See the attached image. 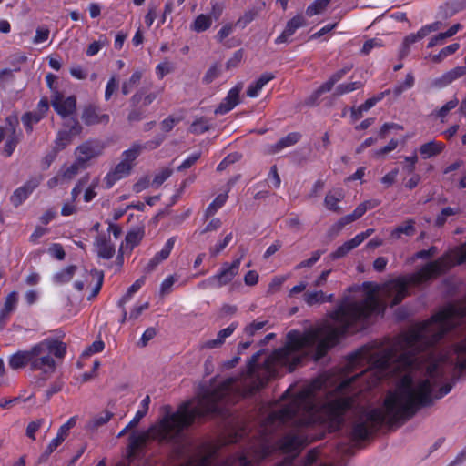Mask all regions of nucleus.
Listing matches in <instances>:
<instances>
[{"label":"nucleus","mask_w":466,"mask_h":466,"mask_svg":"<svg viewBox=\"0 0 466 466\" xmlns=\"http://www.w3.org/2000/svg\"><path fill=\"white\" fill-rule=\"evenodd\" d=\"M264 351H256L248 362L246 370L240 378L228 377L221 381L213 379L209 385L199 387L196 404L194 400L180 403L176 411H167L147 431H133L128 437L127 454L136 455L149 440L160 443H177L184 431L191 427L197 419L208 415L221 416L225 413V406L230 402L236 388L242 386V395L249 396L264 388L270 380L278 375V367L287 361L294 351H271L264 362L259 365L258 360Z\"/></svg>","instance_id":"obj_1"},{"label":"nucleus","mask_w":466,"mask_h":466,"mask_svg":"<svg viewBox=\"0 0 466 466\" xmlns=\"http://www.w3.org/2000/svg\"><path fill=\"white\" fill-rule=\"evenodd\" d=\"M425 380L413 385L412 378L405 375L395 391H389L383 408H373L362 413L353 423L350 439L353 441L367 440L386 423L389 427L400 426L410 420L417 411L433 404L451 392L457 381L466 379V358L454 365L445 356L430 362L426 368Z\"/></svg>","instance_id":"obj_2"},{"label":"nucleus","mask_w":466,"mask_h":466,"mask_svg":"<svg viewBox=\"0 0 466 466\" xmlns=\"http://www.w3.org/2000/svg\"><path fill=\"white\" fill-rule=\"evenodd\" d=\"M384 310L385 307L374 291H368L359 300L345 296L329 313L335 323L326 320L304 331L291 329L286 335V344L278 350H331L347 337L366 329L373 317L383 315Z\"/></svg>","instance_id":"obj_3"},{"label":"nucleus","mask_w":466,"mask_h":466,"mask_svg":"<svg viewBox=\"0 0 466 466\" xmlns=\"http://www.w3.org/2000/svg\"><path fill=\"white\" fill-rule=\"evenodd\" d=\"M466 262V242L462 244L458 251L444 253L437 259L428 262L416 272L404 277H399L390 280L383 287V294L391 299L390 307L399 305L408 295L410 284L419 286L446 274L455 265Z\"/></svg>","instance_id":"obj_4"},{"label":"nucleus","mask_w":466,"mask_h":466,"mask_svg":"<svg viewBox=\"0 0 466 466\" xmlns=\"http://www.w3.org/2000/svg\"><path fill=\"white\" fill-rule=\"evenodd\" d=\"M323 385L324 381L319 378H316L296 393L298 400L308 408V416L306 418H298L294 422L296 427H310L320 421L315 403V395L317 391L323 388Z\"/></svg>","instance_id":"obj_5"},{"label":"nucleus","mask_w":466,"mask_h":466,"mask_svg":"<svg viewBox=\"0 0 466 466\" xmlns=\"http://www.w3.org/2000/svg\"><path fill=\"white\" fill-rule=\"evenodd\" d=\"M291 387H289L282 394L281 400L289 398H291V400L280 409L272 411L268 416L267 420L269 423L279 422V424H285L293 420L300 411H303V415L300 418H306L308 416V408L303 402L298 400V396L296 394L291 396Z\"/></svg>","instance_id":"obj_6"},{"label":"nucleus","mask_w":466,"mask_h":466,"mask_svg":"<svg viewBox=\"0 0 466 466\" xmlns=\"http://www.w3.org/2000/svg\"><path fill=\"white\" fill-rule=\"evenodd\" d=\"M351 404L350 398L341 397L323 404L320 410L328 422L339 428L343 422L344 415L351 408Z\"/></svg>","instance_id":"obj_7"},{"label":"nucleus","mask_w":466,"mask_h":466,"mask_svg":"<svg viewBox=\"0 0 466 466\" xmlns=\"http://www.w3.org/2000/svg\"><path fill=\"white\" fill-rule=\"evenodd\" d=\"M241 258L234 260L231 264L224 263L219 272L202 281L201 288H220L228 284L238 274Z\"/></svg>","instance_id":"obj_8"},{"label":"nucleus","mask_w":466,"mask_h":466,"mask_svg":"<svg viewBox=\"0 0 466 466\" xmlns=\"http://www.w3.org/2000/svg\"><path fill=\"white\" fill-rule=\"evenodd\" d=\"M105 144L99 139H88L76 148V159L84 166L86 163L102 155Z\"/></svg>","instance_id":"obj_9"},{"label":"nucleus","mask_w":466,"mask_h":466,"mask_svg":"<svg viewBox=\"0 0 466 466\" xmlns=\"http://www.w3.org/2000/svg\"><path fill=\"white\" fill-rule=\"evenodd\" d=\"M66 351H48V354L42 356L41 353L32 355V370H42L44 373H52L56 369L55 358L63 360Z\"/></svg>","instance_id":"obj_10"},{"label":"nucleus","mask_w":466,"mask_h":466,"mask_svg":"<svg viewBox=\"0 0 466 466\" xmlns=\"http://www.w3.org/2000/svg\"><path fill=\"white\" fill-rule=\"evenodd\" d=\"M81 119L87 127L106 126L110 121V116L107 113H104L100 106L95 104H88L83 108Z\"/></svg>","instance_id":"obj_11"},{"label":"nucleus","mask_w":466,"mask_h":466,"mask_svg":"<svg viewBox=\"0 0 466 466\" xmlns=\"http://www.w3.org/2000/svg\"><path fill=\"white\" fill-rule=\"evenodd\" d=\"M42 177H34L28 179L22 187L16 188L10 197V201L14 207H19L29 195L40 185Z\"/></svg>","instance_id":"obj_12"},{"label":"nucleus","mask_w":466,"mask_h":466,"mask_svg":"<svg viewBox=\"0 0 466 466\" xmlns=\"http://www.w3.org/2000/svg\"><path fill=\"white\" fill-rule=\"evenodd\" d=\"M6 123L9 125V136L6 138L5 144L3 148V154L9 157L14 153L17 144L20 141L21 132L17 133L16 128L19 125L18 117L16 116H8Z\"/></svg>","instance_id":"obj_13"},{"label":"nucleus","mask_w":466,"mask_h":466,"mask_svg":"<svg viewBox=\"0 0 466 466\" xmlns=\"http://www.w3.org/2000/svg\"><path fill=\"white\" fill-rule=\"evenodd\" d=\"M277 451L285 454L298 453L303 446V439L293 433H287L276 442Z\"/></svg>","instance_id":"obj_14"},{"label":"nucleus","mask_w":466,"mask_h":466,"mask_svg":"<svg viewBox=\"0 0 466 466\" xmlns=\"http://www.w3.org/2000/svg\"><path fill=\"white\" fill-rule=\"evenodd\" d=\"M242 90V84L236 85L231 88L227 96L216 108V115H224L233 109L239 103V93Z\"/></svg>","instance_id":"obj_15"},{"label":"nucleus","mask_w":466,"mask_h":466,"mask_svg":"<svg viewBox=\"0 0 466 466\" xmlns=\"http://www.w3.org/2000/svg\"><path fill=\"white\" fill-rule=\"evenodd\" d=\"M147 116V107L141 104V96L134 94L129 99V110L127 120L132 124L143 120Z\"/></svg>","instance_id":"obj_16"},{"label":"nucleus","mask_w":466,"mask_h":466,"mask_svg":"<svg viewBox=\"0 0 466 466\" xmlns=\"http://www.w3.org/2000/svg\"><path fill=\"white\" fill-rule=\"evenodd\" d=\"M52 106L58 115L63 118H66L75 113L76 108V99L74 96H70L66 98L56 96L52 101Z\"/></svg>","instance_id":"obj_17"},{"label":"nucleus","mask_w":466,"mask_h":466,"mask_svg":"<svg viewBox=\"0 0 466 466\" xmlns=\"http://www.w3.org/2000/svg\"><path fill=\"white\" fill-rule=\"evenodd\" d=\"M133 167V164H128L126 162H119L116 167L109 171L106 176L105 177V183L106 188H111L115 183L126 177H127L131 169Z\"/></svg>","instance_id":"obj_18"},{"label":"nucleus","mask_w":466,"mask_h":466,"mask_svg":"<svg viewBox=\"0 0 466 466\" xmlns=\"http://www.w3.org/2000/svg\"><path fill=\"white\" fill-rule=\"evenodd\" d=\"M175 242V237H172L167 240L164 248L159 252H157L146 266L145 271L147 273L152 272L161 261L167 259L169 257L170 252L174 248Z\"/></svg>","instance_id":"obj_19"},{"label":"nucleus","mask_w":466,"mask_h":466,"mask_svg":"<svg viewBox=\"0 0 466 466\" xmlns=\"http://www.w3.org/2000/svg\"><path fill=\"white\" fill-rule=\"evenodd\" d=\"M18 303V293L13 291L7 295L3 309L0 311V330H2L9 319L11 313H13L17 307Z\"/></svg>","instance_id":"obj_20"},{"label":"nucleus","mask_w":466,"mask_h":466,"mask_svg":"<svg viewBox=\"0 0 466 466\" xmlns=\"http://www.w3.org/2000/svg\"><path fill=\"white\" fill-rule=\"evenodd\" d=\"M64 338L65 334L61 332L54 336H49L32 347L31 350H66L68 345L63 340Z\"/></svg>","instance_id":"obj_21"},{"label":"nucleus","mask_w":466,"mask_h":466,"mask_svg":"<svg viewBox=\"0 0 466 466\" xmlns=\"http://www.w3.org/2000/svg\"><path fill=\"white\" fill-rule=\"evenodd\" d=\"M306 24V20L301 15H297L291 18L286 25L283 32L276 38V44H282L288 41V38L291 36L298 28L303 26Z\"/></svg>","instance_id":"obj_22"},{"label":"nucleus","mask_w":466,"mask_h":466,"mask_svg":"<svg viewBox=\"0 0 466 466\" xmlns=\"http://www.w3.org/2000/svg\"><path fill=\"white\" fill-rule=\"evenodd\" d=\"M464 75H466V66H456L444 73L441 76L434 79L433 86L438 88H442Z\"/></svg>","instance_id":"obj_23"},{"label":"nucleus","mask_w":466,"mask_h":466,"mask_svg":"<svg viewBox=\"0 0 466 466\" xmlns=\"http://www.w3.org/2000/svg\"><path fill=\"white\" fill-rule=\"evenodd\" d=\"M42 351H15L9 358V366L13 370H18L32 366V355Z\"/></svg>","instance_id":"obj_24"},{"label":"nucleus","mask_w":466,"mask_h":466,"mask_svg":"<svg viewBox=\"0 0 466 466\" xmlns=\"http://www.w3.org/2000/svg\"><path fill=\"white\" fill-rule=\"evenodd\" d=\"M95 245L99 258L104 259H110L114 257L116 249L114 244L105 235L96 237Z\"/></svg>","instance_id":"obj_25"},{"label":"nucleus","mask_w":466,"mask_h":466,"mask_svg":"<svg viewBox=\"0 0 466 466\" xmlns=\"http://www.w3.org/2000/svg\"><path fill=\"white\" fill-rule=\"evenodd\" d=\"M445 148V145L442 142L435 140L422 144L420 147V153L424 159L440 155Z\"/></svg>","instance_id":"obj_26"},{"label":"nucleus","mask_w":466,"mask_h":466,"mask_svg":"<svg viewBox=\"0 0 466 466\" xmlns=\"http://www.w3.org/2000/svg\"><path fill=\"white\" fill-rule=\"evenodd\" d=\"M274 78L275 75L273 73H263L255 83L248 86L246 92L247 96L249 97L258 96L259 91L263 88V86Z\"/></svg>","instance_id":"obj_27"},{"label":"nucleus","mask_w":466,"mask_h":466,"mask_svg":"<svg viewBox=\"0 0 466 466\" xmlns=\"http://www.w3.org/2000/svg\"><path fill=\"white\" fill-rule=\"evenodd\" d=\"M344 198L341 190L329 191L324 198V205L327 209L335 213L340 214L342 210L338 203L340 202Z\"/></svg>","instance_id":"obj_28"},{"label":"nucleus","mask_w":466,"mask_h":466,"mask_svg":"<svg viewBox=\"0 0 466 466\" xmlns=\"http://www.w3.org/2000/svg\"><path fill=\"white\" fill-rule=\"evenodd\" d=\"M416 233L414 219H407L403 224L396 227L390 233V238L399 239L402 235L412 237Z\"/></svg>","instance_id":"obj_29"},{"label":"nucleus","mask_w":466,"mask_h":466,"mask_svg":"<svg viewBox=\"0 0 466 466\" xmlns=\"http://www.w3.org/2000/svg\"><path fill=\"white\" fill-rule=\"evenodd\" d=\"M301 138V134L299 132H291L288 134L286 137L280 138L273 147L272 152L276 153L282 150L285 147H291L298 143Z\"/></svg>","instance_id":"obj_30"},{"label":"nucleus","mask_w":466,"mask_h":466,"mask_svg":"<svg viewBox=\"0 0 466 466\" xmlns=\"http://www.w3.org/2000/svg\"><path fill=\"white\" fill-rule=\"evenodd\" d=\"M76 269L77 267L75 265L68 266L61 271L56 273L53 277V281L58 285L67 283L72 279Z\"/></svg>","instance_id":"obj_31"},{"label":"nucleus","mask_w":466,"mask_h":466,"mask_svg":"<svg viewBox=\"0 0 466 466\" xmlns=\"http://www.w3.org/2000/svg\"><path fill=\"white\" fill-rule=\"evenodd\" d=\"M86 166H84L82 163H78V160L76 158L75 162L66 168L62 167L59 171L64 181L68 183L71 181L78 173L80 169L86 168Z\"/></svg>","instance_id":"obj_32"},{"label":"nucleus","mask_w":466,"mask_h":466,"mask_svg":"<svg viewBox=\"0 0 466 466\" xmlns=\"http://www.w3.org/2000/svg\"><path fill=\"white\" fill-rule=\"evenodd\" d=\"M145 236L144 228H137L127 232L126 236L127 246L133 249L137 247Z\"/></svg>","instance_id":"obj_33"},{"label":"nucleus","mask_w":466,"mask_h":466,"mask_svg":"<svg viewBox=\"0 0 466 466\" xmlns=\"http://www.w3.org/2000/svg\"><path fill=\"white\" fill-rule=\"evenodd\" d=\"M277 451L276 444L263 442L255 448L254 453L258 460L264 461Z\"/></svg>","instance_id":"obj_34"},{"label":"nucleus","mask_w":466,"mask_h":466,"mask_svg":"<svg viewBox=\"0 0 466 466\" xmlns=\"http://www.w3.org/2000/svg\"><path fill=\"white\" fill-rule=\"evenodd\" d=\"M303 300L308 306H314L326 302L325 293L322 290L306 291Z\"/></svg>","instance_id":"obj_35"},{"label":"nucleus","mask_w":466,"mask_h":466,"mask_svg":"<svg viewBox=\"0 0 466 466\" xmlns=\"http://www.w3.org/2000/svg\"><path fill=\"white\" fill-rule=\"evenodd\" d=\"M144 150V147L141 143L135 142L132 144L131 147L127 150H125L122 153V162H126L128 164H133V161L141 154Z\"/></svg>","instance_id":"obj_36"},{"label":"nucleus","mask_w":466,"mask_h":466,"mask_svg":"<svg viewBox=\"0 0 466 466\" xmlns=\"http://www.w3.org/2000/svg\"><path fill=\"white\" fill-rule=\"evenodd\" d=\"M212 25V20L210 15L201 14L196 17L193 24L191 25V29L195 32L200 33L208 30Z\"/></svg>","instance_id":"obj_37"},{"label":"nucleus","mask_w":466,"mask_h":466,"mask_svg":"<svg viewBox=\"0 0 466 466\" xmlns=\"http://www.w3.org/2000/svg\"><path fill=\"white\" fill-rule=\"evenodd\" d=\"M74 136L62 129L57 132L54 141V147L59 152L64 150L73 141Z\"/></svg>","instance_id":"obj_38"},{"label":"nucleus","mask_w":466,"mask_h":466,"mask_svg":"<svg viewBox=\"0 0 466 466\" xmlns=\"http://www.w3.org/2000/svg\"><path fill=\"white\" fill-rule=\"evenodd\" d=\"M142 73L135 71L127 81L123 82L121 86L122 94L124 96L128 95L140 83Z\"/></svg>","instance_id":"obj_39"},{"label":"nucleus","mask_w":466,"mask_h":466,"mask_svg":"<svg viewBox=\"0 0 466 466\" xmlns=\"http://www.w3.org/2000/svg\"><path fill=\"white\" fill-rule=\"evenodd\" d=\"M228 196L227 193L219 194L207 208L205 211V217L209 218L215 215V213L224 206Z\"/></svg>","instance_id":"obj_40"},{"label":"nucleus","mask_w":466,"mask_h":466,"mask_svg":"<svg viewBox=\"0 0 466 466\" xmlns=\"http://www.w3.org/2000/svg\"><path fill=\"white\" fill-rule=\"evenodd\" d=\"M145 279V277H141L128 288L126 294L118 301L119 307H123L131 299L132 296L144 285Z\"/></svg>","instance_id":"obj_41"},{"label":"nucleus","mask_w":466,"mask_h":466,"mask_svg":"<svg viewBox=\"0 0 466 466\" xmlns=\"http://www.w3.org/2000/svg\"><path fill=\"white\" fill-rule=\"evenodd\" d=\"M63 126L65 128L62 130L68 132L74 137L81 135L83 131V127L76 117L66 118Z\"/></svg>","instance_id":"obj_42"},{"label":"nucleus","mask_w":466,"mask_h":466,"mask_svg":"<svg viewBox=\"0 0 466 466\" xmlns=\"http://www.w3.org/2000/svg\"><path fill=\"white\" fill-rule=\"evenodd\" d=\"M258 15V9L251 8L247 10L243 15H241L236 22V26L244 29L248 24H250Z\"/></svg>","instance_id":"obj_43"},{"label":"nucleus","mask_w":466,"mask_h":466,"mask_svg":"<svg viewBox=\"0 0 466 466\" xmlns=\"http://www.w3.org/2000/svg\"><path fill=\"white\" fill-rule=\"evenodd\" d=\"M424 38V35L420 34V29L416 34H410L407 35L402 43V49L400 51V56L404 57L408 55L410 46L420 39Z\"/></svg>","instance_id":"obj_44"},{"label":"nucleus","mask_w":466,"mask_h":466,"mask_svg":"<svg viewBox=\"0 0 466 466\" xmlns=\"http://www.w3.org/2000/svg\"><path fill=\"white\" fill-rule=\"evenodd\" d=\"M331 0H315L313 4L309 5L306 10L308 16H313L315 15L322 13Z\"/></svg>","instance_id":"obj_45"},{"label":"nucleus","mask_w":466,"mask_h":466,"mask_svg":"<svg viewBox=\"0 0 466 466\" xmlns=\"http://www.w3.org/2000/svg\"><path fill=\"white\" fill-rule=\"evenodd\" d=\"M361 86H362V84L360 81L340 84L336 87L333 96H340L344 94H347V93L352 92L356 89H359Z\"/></svg>","instance_id":"obj_46"},{"label":"nucleus","mask_w":466,"mask_h":466,"mask_svg":"<svg viewBox=\"0 0 466 466\" xmlns=\"http://www.w3.org/2000/svg\"><path fill=\"white\" fill-rule=\"evenodd\" d=\"M459 48H460V45L458 43L451 44V45L445 46L444 48H442L439 54L434 55L432 56V61L435 63H440L448 56L454 54Z\"/></svg>","instance_id":"obj_47"},{"label":"nucleus","mask_w":466,"mask_h":466,"mask_svg":"<svg viewBox=\"0 0 466 466\" xmlns=\"http://www.w3.org/2000/svg\"><path fill=\"white\" fill-rule=\"evenodd\" d=\"M41 114H36L35 112H27L23 115L22 121L28 132L33 130V124L38 123L42 119Z\"/></svg>","instance_id":"obj_48"},{"label":"nucleus","mask_w":466,"mask_h":466,"mask_svg":"<svg viewBox=\"0 0 466 466\" xmlns=\"http://www.w3.org/2000/svg\"><path fill=\"white\" fill-rule=\"evenodd\" d=\"M458 212H459V209H456V208H453L451 207L442 208L441 213L436 218L435 226H437L439 228L442 227L445 224L448 217L456 215V214H458Z\"/></svg>","instance_id":"obj_49"},{"label":"nucleus","mask_w":466,"mask_h":466,"mask_svg":"<svg viewBox=\"0 0 466 466\" xmlns=\"http://www.w3.org/2000/svg\"><path fill=\"white\" fill-rule=\"evenodd\" d=\"M220 76V68L218 64L211 66L206 72L202 81L204 84L208 85L212 83Z\"/></svg>","instance_id":"obj_50"},{"label":"nucleus","mask_w":466,"mask_h":466,"mask_svg":"<svg viewBox=\"0 0 466 466\" xmlns=\"http://www.w3.org/2000/svg\"><path fill=\"white\" fill-rule=\"evenodd\" d=\"M459 104V100L457 97H453L452 99H451L450 101H448L444 106H442L438 113H437V116L439 117H441V122H444L443 118L446 117V116L448 115V113L452 110L453 108H455Z\"/></svg>","instance_id":"obj_51"},{"label":"nucleus","mask_w":466,"mask_h":466,"mask_svg":"<svg viewBox=\"0 0 466 466\" xmlns=\"http://www.w3.org/2000/svg\"><path fill=\"white\" fill-rule=\"evenodd\" d=\"M232 233L228 234L222 241L218 242L209 249L210 256H218L228 245V243L232 240Z\"/></svg>","instance_id":"obj_52"},{"label":"nucleus","mask_w":466,"mask_h":466,"mask_svg":"<svg viewBox=\"0 0 466 466\" xmlns=\"http://www.w3.org/2000/svg\"><path fill=\"white\" fill-rule=\"evenodd\" d=\"M118 80L116 76H112L110 79L108 80L106 90H105V100L108 101L113 94L117 90L118 88Z\"/></svg>","instance_id":"obj_53"},{"label":"nucleus","mask_w":466,"mask_h":466,"mask_svg":"<svg viewBox=\"0 0 466 466\" xmlns=\"http://www.w3.org/2000/svg\"><path fill=\"white\" fill-rule=\"evenodd\" d=\"M244 52L242 49L236 51L232 57H230L226 63V68L230 70L238 66L243 59Z\"/></svg>","instance_id":"obj_54"},{"label":"nucleus","mask_w":466,"mask_h":466,"mask_svg":"<svg viewBox=\"0 0 466 466\" xmlns=\"http://www.w3.org/2000/svg\"><path fill=\"white\" fill-rule=\"evenodd\" d=\"M65 441V438L61 436V434L56 433V436L51 440L46 449L44 451V455L48 457L51 455L57 447Z\"/></svg>","instance_id":"obj_55"},{"label":"nucleus","mask_w":466,"mask_h":466,"mask_svg":"<svg viewBox=\"0 0 466 466\" xmlns=\"http://www.w3.org/2000/svg\"><path fill=\"white\" fill-rule=\"evenodd\" d=\"M172 170L169 168L162 169L158 174H157L153 179V185L156 187H160L171 175Z\"/></svg>","instance_id":"obj_56"},{"label":"nucleus","mask_w":466,"mask_h":466,"mask_svg":"<svg viewBox=\"0 0 466 466\" xmlns=\"http://www.w3.org/2000/svg\"><path fill=\"white\" fill-rule=\"evenodd\" d=\"M352 248L349 246L348 241H346L343 245L339 246L334 252H332L329 257L331 259L336 260L345 257Z\"/></svg>","instance_id":"obj_57"},{"label":"nucleus","mask_w":466,"mask_h":466,"mask_svg":"<svg viewBox=\"0 0 466 466\" xmlns=\"http://www.w3.org/2000/svg\"><path fill=\"white\" fill-rule=\"evenodd\" d=\"M48 253L57 260H63L66 257V252L61 244L55 243L48 248Z\"/></svg>","instance_id":"obj_58"},{"label":"nucleus","mask_w":466,"mask_h":466,"mask_svg":"<svg viewBox=\"0 0 466 466\" xmlns=\"http://www.w3.org/2000/svg\"><path fill=\"white\" fill-rule=\"evenodd\" d=\"M112 417H113V413L108 410H106L102 414H100L93 419V426L96 428L103 426L106 423H107L111 420Z\"/></svg>","instance_id":"obj_59"},{"label":"nucleus","mask_w":466,"mask_h":466,"mask_svg":"<svg viewBox=\"0 0 466 466\" xmlns=\"http://www.w3.org/2000/svg\"><path fill=\"white\" fill-rule=\"evenodd\" d=\"M208 130V125L203 119L196 120L190 126V132L193 134H203Z\"/></svg>","instance_id":"obj_60"},{"label":"nucleus","mask_w":466,"mask_h":466,"mask_svg":"<svg viewBox=\"0 0 466 466\" xmlns=\"http://www.w3.org/2000/svg\"><path fill=\"white\" fill-rule=\"evenodd\" d=\"M267 321H253L251 324L247 326L244 329V333L248 337H252L257 331L262 329Z\"/></svg>","instance_id":"obj_61"},{"label":"nucleus","mask_w":466,"mask_h":466,"mask_svg":"<svg viewBox=\"0 0 466 466\" xmlns=\"http://www.w3.org/2000/svg\"><path fill=\"white\" fill-rule=\"evenodd\" d=\"M350 223V222L346 216L340 218L335 224L330 227L329 230V235H338L342 230V228Z\"/></svg>","instance_id":"obj_62"},{"label":"nucleus","mask_w":466,"mask_h":466,"mask_svg":"<svg viewBox=\"0 0 466 466\" xmlns=\"http://www.w3.org/2000/svg\"><path fill=\"white\" fill-rule=\"evenodd\" d=\"M334 83L329 78L328 81L323 83L311 96L312 99H318L322 94L329 92L334 86Z\"/></svg>","instance_id":"obj_63"},{"label":"nucleus","mask_w":466,"mask_h":466,"mask_svg":"<svg viewBox=\"0 0 466 466\" xmlns=\"http://www.w3.org/2000/svg\"><path fill=\"white\" fill-rule=\"evenodd\" d=\"M58 153L59 151L53 147V148L43 157L42 165L44 169L49 168L52 163L56 160Z\"/></svg>","instance_id":"obj_64"}]
</instances>
